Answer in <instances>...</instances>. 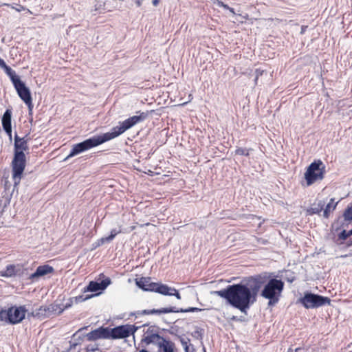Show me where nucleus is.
Returning a JSON list of instances; mask_svg holds the SVG:
<instances>
[{"mask_svg":"<svg viewBox=\"0 0 352 352\" xmlns=\"http://www.w3.org/2000/svg\"><path fill=\"white\" fill-rule=\"evenodd\" d=\"M12 111L7 109L2 117V126L10 139L12 138V124H11Z\"/></svg>","mask_w":352,"mask_h":352,"instance_id":"nucleus-16","label":"nucleus"},{"mask_svg":"<svg viewBox=\"0 0 352 352\" xmlns=\"http://www.w3.org/2000/svg\"><path fill=\"white\" fill-rule=\"evenodd\" d=\"M137 286L143 290L155 292L160 294L163 284L153 283L149 277H141L135 279Z\"/></svg>","mask_w":352,"mask_h":352,"instance_id":"nucleus-12","label":"nucleus"},{"mask_svg":"<svg viewBox=\"0 0 352 352\" xmlns=\"http://www.w3.org/2000/svg\"><path fill=\"white\" fill-rule=\"evenodd\" d=\"M60 308H63L60 305H54L52 307V311H56L58 314Z\"/></svg>","mask_w":352,"mask_h":352,"instance_id":"nucleus-35","label":"nucleus"},{"mask_svg":"<svg viewBox=\"0 0 352 352\" xmlns=\"http://www.w3.org/2000/svg\"><path fill=\"white\" fill-rule=\"evenodd\" d=\"M54 269L49 265H43L38 266L36 271L30 275L29 279L32 282L38 280V279L43 276L53 273Z\"/></svg>","mask_w":352,"mask_h":352,"instance_id":"nucleus-13","label":"nucleus"},{"mask_svg":"<svg viewBox=\"0 0 352 352\" xmlns=\"http://www.w3.org/2000/svg\"><path fill=\"white\" fill-rule=\"evenodd\" d=\"M146 116L147 114L146 113L142 112L138 116H133L120 122L118 126L113 127L111 132L93 136L82 142L74 144L65 160L119 136L138 123L144 121Z\"/></svg>","mask_w":352,"mask_h":352,"instance_id":"nucleus-1","label":"nucleus"},{"mask_svg":"<svg viewBox=\"0 0 352 352\" xmlns=\"http://www.w3.org/2000/svg\"><path fill=\"white\" fill-rule=\"evenodd\" d=\"M263 72H264L263 70H261L259 69H256V71H255L256 76H255V78H254V82H255L256 85L257 84V80L258 79V77L263 74Z\"/></svg>","mask_w":352,"mask_h":352,"instance_id":"nucleus-30","label":"nucleus"},{"mask_svg":"<svg viewBox=\"0 0 352 352\" xmlns=\"http://www.w3.org/2000/svg\"><path fill=\"white\" fill-rule=\"evenodd\" d=\"M343 216L346 221H352V206L345 210Z\"/></svg>","mask_w":352,"mask_h":352,"instance_id":"nucleus-26","label":"nucleus"},{"mask_svg":"<svg viewBox=\"0 0 352 352\" xmlns=\"http://www.w3.org/2000/svg\"><path fill=\"white\" fill-rule=\"evenodd\" d=\"M221 7L223 8L224 9L228 10L233 14H236L234 9L230 8V7H229L227 4L223 3Z\"/></svg>","mask_w":352,"mask_h":352,"instance_id":"nucleus-33","label":"nucleus"},{"mask_svg":"<svg viewBox=\"0 0 352 352\" xmlns=\"http://www.w3.org/2000/svg\"><path fill=\"white\" fill-rule=\"evenodd\" d=\"M111 283V280L107 278L100 282L91 281L85 291L96 292L105 289Z\"/></svg>","mask_w":352,"mask_h":352,"instance_id":"nucleus-14","label":"nucleus"},{"mask_svg":"<svg viewBox=\"0 0 352 352\" xmlns=\"http://www.w3.org/2000/svg\"><path fill=\"white\" fill-rule=\"evenodd\" d=\"M212 294L225 298L230 305L244 313L255 302L243 283L228 285L226 289L214 291Z\"/></svg>","mask_w":352,"mask_h":352,"instance_id":"nucleus-2","label":"nucleus"},{"mask_svg":"<svg viewBox=\"0 0 352 352\" xmlns=\"http://www.w3.org/2000/svg\"><path fill=\"white\" fill-rule=\"evenodd\" d=\"M325 173V165L321 160H316L307 168L305 173L307 186H309L314 183L321 181Z\"/></svg>","mask_w":352,"mask_h":352,"instance_id":"nucleus-4","label":"nucleus"},{"mask_svg":"<svg viewBox=\"0 0 352 352\" xmlns=\"http://www.w3.org/2000/svg\"><path fill=\"white\" fill-rule=\"evenodd\" d=\"M140 327L132 324L116 327L109 329V338L120 339L127 338L131 334H133Z\"/></svg>","mask_w":352,"mask_h":352,"instance_id":"nucleus-9","label":"nucleus"},{"mask_svg":"<svg viewBox=\"0 0 352 352\" xmlns=\"http://www.w3.org/2000/svg\"><path fill=\"white\" fill-rule=\"evenodd\" d=\"M158 347L160 351L162 352H174L175 344L171 341L163 338L160 344H158Z\"/></svg>","mask_w":352,"mask_h":352,"instance_id":"nucleus-20","label":"nucleus"},{"mask_svg":"<svg viewBox=\"0 0 352 352\" xmlns=\"http://www.w3.org/2000/svg\"><path fill=\"white\" fill-rule=\"evenodd\" d=\"M324 206V201H319V203L318 204V207L313 208L311 209L312 212L314 214H319L322 210Z\"/></svg>","mask_w":352,"mask_h":352,"instance_id":"nucleus-28","label":"nucleus"},{"mask_svg":"<svg viewBox=\"0 0 352 352\" xmlns=\"http://www.w3.org/2000/svg\"><path fill=\"white\" fill-rule=\"evenodd\" d=\"M163 337H161L160 335L157 333L148 334L144 336V338L142 340V341L146 343L147 345L150 344H155L158 346L160 344V342L163 339Z\"/></svg>","mask_w":352,"mask_h":352,"instance_id":"nucleus-19","label":"nucleus"},{"mask_svg":"<svg viewBox=\"0 0 352 352\" xmlns=\"http://www.w3.org/2000/svg\"><path fill=\"white\" fill-rule=\"evenodd\" d=\"M337 204L338 201H336L335 199L331 198L324 210V217L328 218L329 217V214L336 209Z\"/></svg>","mask_w":352,"mask_h":352,"instance_id":"nucleus-23","label":"nucleus"},{"mask_svg":"<svg viewBox=\"0 0 352 352\" xmlns=\"http://www.w3.org/2000/svg\"><path fill=\"white\" fill-rule=\"evenodd\" d=\"M28 310L25 306H13L5 309V322L11 324L20 323L25 317Z\"/></svg>","mask_w":352,"mask_h":352,"instance_id":"nucleus-7","label":"nucleus"},{"mask_svg":"<svg viewBox=\"0 0 352 352\" xmlns=\"http://www.w3.org/2000/svg\"><path fill=\"white\" fill-rule=\"evenodd\" d=\"M307 27V26H302L301 28V34H303Z\"/></svg>","mask_w":352,"mask_h":352,"instance_id":"nucleus-41","label":"nucleus"},{"mask_svg":"<svg viewBox=\"0 0 352 352\" xmlns=\"http://www.w3.org/2000/svg\"><path fill=\"white\" fill-rule=\"evenodd\" d=\"M25 153H14V158L12 162V179L14 186H17L21 179V175L25 167Z\"/></svg>","mask_w":352,"mask_h":352,"instance_id":"nucleus-6","label":"nucleus"},{"mask_svg":"<svg viewBox=\"0 0 352 352\" xmlns=\"http://www.w3.org/2000/svg\"><path fill=\"white\" fill-rule=\"evenodd\" d=\"M215 1H216L217 6L219 7H221L223 6V4L224 3L221 0H215Z\"/></svg>","mask_w":352,"mask_h":352,"instance_id":"nucleus-38","label":"nucleus"},{"mask_svg":"<svg viewBox=\"0 0 352 352\" xmlns=\"http://www.w3.org/2000/svg\"><path fill=\"white\" fill-rule=\"evenodd\" d=\"M5 309L0 310V322H5Z\"/></svg>","mask_w":352,"mask_h":352,"instance_id":"nucleus-34","label":"nucleus"},{"mask_svg":"<svg viewBox=\"0 0 352 352\" xmlns=\"http://www.w3.org/2000/svg\"><path fill=\"white\" fill-rule=\"evenodd\" d=\"M121 232H122V230L120 229L118 230H117L116 229L111 230L109 236H105V237H102V238L100 239V243L101 244H104V243H107V242L111 241L116 237V236L118 234L121 233Z\"/></svg>","mask_w":352,"mask_h":352,"instance_id":"nucleus-24","label":"nucleus"},{"mask_svg":"<svg viewBox=\"0 0 352 352\" xmlns=\"http://www.w3.org/2000/svg\"><path fill=\"white\" fill-rule=\"evenodd\" d=\"M28 150V141L25 138H20L17 135L14 136V153H21Z\"/></svg>","mask_w":352,"mask_h":352,"instance_id":"nucleus-17","label":"nucleus"},{"mask_svg":"<svg viewBox=\"0 0 352 352\" xmlns=\"http://www.w3.org/2000/svg\"><path fill=\"white\" fill-rule=\"evenodd\" d=\"M300 302L306 309H316L325 305H330L331 300L328 297L308 292L300 299Z\"/></svg>","mask_w":352,"mask_h":352,"instance_id":"nucleus-5","label":"nucleus"},{"mask_svg":"<svg viewBox=\"0 0 352 352\" xmlns=\"http://www.w3.org/2000/svg\"><path fill=\"white\" fill-rule=\"evenodd\" d=\"M18 270L14 265H8L4 270L0 272V276L2 277L10 278L16 275Z\"/></svg>","mask_w":352,"mask_h":352,"instance_id":"nucleus-21","label":"nucleus"},{"mask_svg":"<svg viewBox=\"0 0 352 352\" xmlns=\"http://www.w3.org/2000/svg\"><path fill=\"white\" fill-rule=\"evenodd\" d=\"M160 3V0H153L152 3L154 6H157Z\"/></svg>","mask_w":352,"mask_h":352,"instance_id":"nucleus-39","label":"nucleus"},{"mask_svg":"<svg viewBox=\"0 0 352 352\" xmlns=\"http://www.w3.org/2000/svg\"><path fill=\"white\" fill-rule=\"evenodd\" d=\"M0 67L4 69L6 74L10 77V78L11 76H13L14 74H16L15 71H14L10 67L8 66L1 57Z\"/></svg>","mask_w":352,"mask_h":352,"instance_id":"nucleus-25","label":"nucleus"},{"mask_svg":"<svg viewBox=\"0 0 352 352\" xmlns=\"http://www.w3.org/2000/svg\"><path fill=\"white\" fill-rule=\"evenodd\" d=\"M264 283L265 278L261 275H257L250 278L245 283H243V285L248 289L250 295L256 301L258 293Z\"/></svg>","mask_w":352,"mask_h":352,"instance_id":"nucleus-11","label":"nucleus"},{"mask_svg":"<svg viewBox=\"0 0 352 352\" xmlns=\"http://www.w3.org/2000/svg\"><path fill=\"white\" fill-rule=\"evenodd\" d=\"M144 0H135V3L138 7H140Z\"/></svg>","mask_w":352,"mask_h":352,"instance_id":"nucleus-37","label":"nucleus"},{"mask_svg":"<svg viewBox=\"0 0 352 352\" xmlns=\"http://www.w3.org/2000/svg\"><path fill=\"white\" fill-rule=\"evenodd\" d=\"M243 19L247 20L248 19V14H245V15L239 14Z\"/></svg>","mask_w":352,"mask_h":352,"instance_id":"nucleus-40","label":"nucleus"},{"mask_svg":"<svg viewBox=\"0 0 352 352\" xmlns=\"http://www.w3.org/2000/svg\"><path fill=\"white\" fill-rule=\"evenodd\" d=\"M349 236L352 235V229L348 231Z\"/></svg>","mask_w":352,"mask_h":352,"instance_id":"nucleus-43","label":"nucleus"},{"mask_svg":"<svg viewBox=\"0 0 352 352\" xmlns=\"http://www.w3.org/2000/svg\"><path fill=\"white\" fill-rule=\"evenodd\" d=\"M160 294H162L164 296H174L178 300L181 299V295L179 293L178 290H177L174 287H169L165 284H163Z\"/></svg>","mask_w":352,"mask_h":352,"instance_id":"nucleus-18","label":"nucleus"},{"mask_svg":"<svg viewBox=\"0 0 352 352\" xmlns=\"http://www.w3.org/2000/svg\"><path fill=\"white\" fill-rule=\"evenodd\" d=\"M250 149L246 148H237L235 151V153L239 155L248 156Z\"/></svg>","mask_w":352,"mask_h":352,"instance_id":"nucleus-27","label":"nucleus"},{"mask_svg":"<svg viewBox=\"0 0 352 352\" xmlns=\"http://www.w3.org/2000/svg\"><path fill=\"white\" fill-rule=\"evenodd\" d=\"M201 309L197 307H189L188 309H176L174 307H165L159 309H144L142 311H138L131 313V316H135L137 318L138 316L148 315V314H162L168 313H186V312H196L201 311Z\"/></svg>","mask_w":352,"mask_h":352,"instance_id":"nucleus-8","label":"nucleus"},{"mask_svg":"<svg viewBox=\"0 0 352 352\" xmlns=\"http://www.w3.org/2000/svg\"><path fill=\"white\" fill-rule=\"evenodd\" d=\"M283 287L284 283L281 280L276 278L270 279L265 285L261 295L269 300V306H273L278 302Z\"/></svg>","mask_w":352,"mask_h":352,"instance_id":"nucleus-3","label":"nucleus"},{"mask_svg":"<svg viewBox=\"0 0 352 352\" xmlns=\"http://www.w3.org/2000/svg\"><path fill=\"white\" fill-rule=\"evenodd\" d=\"M38 310H39V311H42V310H43V311H46V309H43V307H40V309H39Z\"/></svg>","mask_w":352,"mask_h":352,"instance_id":"nucleus-44","label":"nucleus"},{"mask_svg":"<svg viewBox=\"0 0 352 352\" xmlns=\"http://www.w3.org/2000/svg\"><path fill=\"white\" fill-rule=\"evenodd\" d=\"M10 80L12 81L19 98L23 102H29L30 100L32 99L30 91L29 88L25 86V83L21 80L19 76L16 74L13 76H11Z\"/></svg>","mask_w":352,"mask_h":352,"instance_id":"nucleus-10","label":"nucleus"},{"mask_svg":"<svg viewBox=\"0 0 352 352\" xmlns=\"http://www.w3.org/2000/svg\"><path fill=\"white\" fill-rule=\"evenodd\" d=\"M140 352H149V351H148L146 349H142V350L140 351Z\"/></svg>","mask_w":352,"mask_h":352,"instance_id":"nucleus-42","label":"nucleus"},{"mask_svg":"<svg viewBox=\"0 0 352 352\" xmlns=\"http://www.w3.org/2000/svg\"><path fill=\"white\" fill-rule=\"evenodd\" d=\"M39 314V312L36 311H32V313L30 314H28V316L30 317V316H33V317H36Z\"/></svg>","mask_w":352,"mask_h":352,"instance_id":"nucleus-36","label":"nucleus"},{"mask_svg":"<svg viewBox=\"0 0 352 352\" xmlns=\"http://www.w3.org/2000/svg\"><path fill=\"white\" fill-rule=\"evenodd\" d=\"M87 298H83L82 296H76L74 298H70L69 302H67L65 305H64L63 308H60V310L58 311V314H62L65 309H67L69 308L72 305L74 302L75 303H78V302H80L82 301H84Z\"/></svg>","mask_w":352,"mask_h":352,"instance_id":"nucleus-22","label":"nucleus"},{"mask_svg":"<svg viewBox=\"0 0 352 352\" xmlns=\"http://www.w3.org/2000/svg\"><path fill=\"white\" fill-rule=\"evenodd\" d=\"M349 236V232L346 230H343L339 234V238L343 240L346 239Z\"/></svg>","mask_w":352,"mask_h":352,"instance_id":"nucleus-31","label":"nucleus"},{"mask_svg":"<svg viewBox=\"0 0 352 352\" xmlns=\"http://www.w3.org/2000/svg\"><path fill=\"white\" fill-rule=\"evenodd\" d=\"M300 349V348H296V349H295V351H296V352H298V351H299Z\"/></svg>","mask_w":352,"mask_h":352,"instance_id":"nucleus-45","label":"nucleus"},{"mask_svg":"<svg viewBox=\"0 0 352 352\" xmlns=\"http://www.w3.org/2000/svg\"><path fill=\"white\" fill-rule=\"evenodd\" d=\"M24 103L28 106L30 112H31L33 109L32 99H30L29 102H24Z\"/></svg>","mask_w":352,"mask_h":352,"instance_id":"nucleus-32","label":"nucleus"},{"mask_svg":"<svg viewBox=\"0 0 352 352\" xmlns=\"http://www.w3.org/2000/svg\"><path fill=\"white\" fill-rule=\"evenodd\" d=\"M180 341H181L182 346L184 348L185 351L188 352V340H186L184 338H181Z\"/></svg>","mask_w":352,"mask_h":352,"instance_id":"nucleus-29","label":"nucleus"},{"mask_svg":"<svg viewBox=\"0 0 352 352\" xmlns=\"http://www.w3.org/2000/svg\"><path fill=\"white\" fill-rule=\"evenodd\" d=\"M89 340H96L100 338H109V329L100 327L95 329L87 335Z\"/></svg>","mask_w":352,"mask_h":352,"instance_id":"nucleus-15","label":"nucleus"},{"mask_svg":"<svg viewBox=\"0 0 352 352\" xmlns=\"http://www.w3.org/2000/svg\"><path fill=\"white\" fill-rule=\"evenodd\" d=\"M287 352H292V349H289Z\"/></svg>","mask_w":352,"mask_h":352,"instance_id":"nucleus-46","label":"nucleus"}]
</instances>
